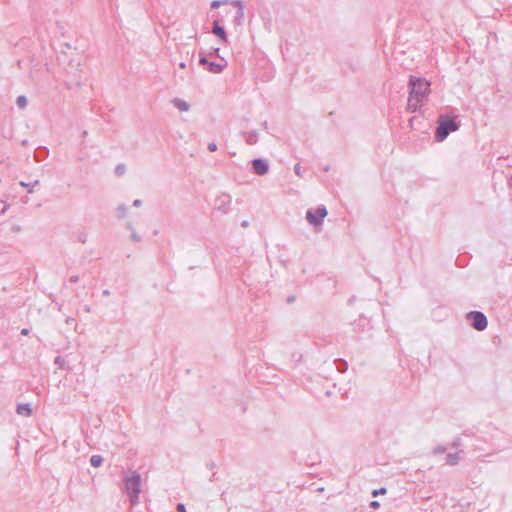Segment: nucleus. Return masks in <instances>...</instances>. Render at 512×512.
<instances>
[{"mask_svg":"<svg viewBox=\"0 0 512 512\" xmlns=\"http://www.w3.org/2000/svg\"><path fill=\"white\" fill-rule=\"evenodd\" d=\"M429 94L430 82L421 77L410 76L407 110L412 113L416 112L425 103Z\"/></svg>","mask_w":512,"mask_h":512,"instance_id":"nucleus-1","label":"nucleus"},{"mask_svg":"<svg viewBox=\"0 0 512 512\" xmlns=\"http://www.w3.org/2000/svg\"><path fill=\"white\" fill-rule=\"evenodd\" d=\"M141 487V476L138 472L133 471L124 479V489L129 497L132 506L138 504Z\"/></svg>","mask_w":512,"mask_h":512,"instance_id":"nucleus-2","label":"nucleus"},{"mask_svg":"<svg viewBox=\"0 0 512 512\" xmlns=\"http://www.w3.org/2000/svg\"><path fill=\"white\" fill-rule=\"evenodd\" d=\"M459 129V124L447 115H441L438 119V127L436 129L435 138L441 142L454 131Z\"/></svg>","mask_w":512,"mask_h":512,"instance_id":"nucleus-3","label":"nucleus"},{"mask_svg":"<svg viewBox=\"0 0 512 512\" xmlns=\"http://www.w3.org/2000/svg\"><path fill=\"white\" fill-rule=\"evenodd\" d=\"M467 318L471 321V325L478 331H483L488 325L487 317L480 311H471Z\"/></svg>","mask_w":512,"mask_h":512,"instance_id":"nucleus-4","label":"nucleus"},{"mask_svg":"<svg viewBox=\"0 0 512 512\" xmlns=\"http://www.w3.org/2000/svg\"><path fill=\"white\" fill-rule=\"evenodd\" d=\"M327 214L328 212L325 206H319L315 211L308 210L306 212V218L311 225L319 226L323 223V220Z\"/></svg>","mask_w":512,"mask_h":512,"instance_id":"nucleus-5","label":"nucleus"},{"mask_svg":"<svg viewBox=\"0 0 512 512\" xmlns=\"http://www.w3.org/2000/svg\"><path fill=\"white\" fill-rule=\"evenodd\" d=\"M231 201L229 194H221L215 199V209L226 214L230 210Z\"/></svg>","mask_w":512,"mask_h":512,"instance_id":"nucleus-6","label":"nucleus"},{"mask_svg":"<svg viewBox=\"0 0 512 512\" xmlns=\"http://www.w3.org/2000/svg\"><path fill=\"white\" fill-rule=\"evenodd\" d=\"M252 167L255 174L260 176L267 174L269 170L268 163L262 159H254L252 161Z\"/></svg>","mask_w":512,"mask_h":512,"instance_id":"nucleus-7","label":"nucleus"},{"mask_svg":"<svg viewBox=\"0 0 512 512\" xmlns=\"http://www.w3.org/2000/svg\"><path fill=\"white\" fill-rule=\"evenodd\" d=\"M220 62H209L207 66V70L214 74H219L223 71V69L227 66V61L224 58H220Z\"/></svg>","mask_w":512,"mask_h":512,"instance_id":"nucleus-8","label":"nucleus"},{"mask_svg":"<svg viewBox=\"0 0 512 512\" xmlns=\"http://www.w3.org/2000/svg\"><path fill=\"white\" fill-rule=\"evenodd\" d=\"M212 32L215 35H217L218 37H220L222 42H224V43L227 42V34L225 32V29L222 26H220L217 21L214 22V26H213Z\"/></svg>","mask_w":512,"mask_h":512,"instance_id":"nucleus-9","label":"nucleus"},{"mask_svg":"<svg viewBox=\"0 0 512 512\" xmlns=\"http://www.w3.org/2000/svg\"><path fill=\"white\" fill-rule=\"evenodd\" d=\"M17 413L21 416L29 417L32 414V408L27 403H21L17 405Z\"/></svg>","mask_w":512,"mask_h":512,"instance_id":"nucleus-10","label":"nucleus"},{"mask_svg":"<svg viewBox=\"0 0 512 512\" xmlns=\"http://www.w3.org/2000/svg\"><path fill=\"white\" fill-rule=\"evenodd\" d=\"M230 4L238 9L237 14H236V19L239 22H241L242 19L244 18V6H243V3L241 1H239V0H233V1L230 2Z\"/></svg>","mask_w":512,"mask_h":512,"instance_id":"nucleus-11","label":"nucleus"},{"mask_svg":"<svg viewBox=\"0 0 512 512\" xmlns=\"http://www.w3.org/2000/svg\"><path fill=\"white\" fill-rule=\"evenodd\" d=\"M172 103L180 111H188L190 109L189 103H187L186 101H184L180 98H174L172 100Z\"/></svg>","mask_w":512,"mask_h":512,"instance_id":"nucleus-12","label":"nucleus"},{"mask_svg":"<svg viewBox=\"0 0 512 512\" xmlns=\"http://www.w3.org/2000/svg\"><path fill=\"white\" fill-rule=\"evenodd\" d=\"M245 140L248 145L256 144L258 141V133L256 131L246 133Z\"/></svg>","mask_w":512,"mask_h":512,"instance_id":"nucleus-13","label":"nucleus"},{"mask_svg":"<svg viewBox=\"0 0 512 512\" xmlns=\"http://www.w3.org/2000/svg\"><path fill=\"white\" fill-rule=\"evenodd\" d=\"M447 464L454 466L459 463L460 455L459 453H449L446 457Z\"/></svg>","mask_w":512,"mask_h":512,"instance_id":"nucleus-14","label":"nucleus"},{"mask_svg":"<svg viewBox=\"0 0 512 512\" xmlns=\"http://www.w3.org/2000/svg\"><path fill=\"white\" fill-rule=\"evenodd\" d=\"M90 463L93 467H100L103 463V457L98 454L92 455Z\"/></svg>","mask_w":512,"mask_h":512,"instance_id":"nucleus-15","label":"nucleus"},{"mask_svg":"<svg viewBox=\"0 0 512 512\" xmlns=\"http://www.w3.org/2000/svg\"><path fill=\"white\" fill-rule=\"evenodd\" d=\"M20 185L26 187L28 193H32L34 191V187L39 185V180H35L33 183H26L24 181H21Z\"/></svg>","mask_w":512,"mask_h":512,"instance_id":"nucleus-16","label":"nucleus"},{"mask_svg":"<svg viewBox=\"0 0 512 512\" xmlns=\"http://www.w3.org/2000/svg\"><path fill=\"white\" fill-rule=\"evenodd\" d=\"M16 103L20 109H24L27 106L28 101L24 95H20L17 97Z\"/></svg>","mask_w":512,"mask_h":512,"instance_id":"nucleus-17","label":"nucleus"},{"mask_svg":"<svg viewBox=\"0 0 512 512\" xmlns=\"http://www.w3.org/2000/svg\"><path fill=\"white\" fill-rule=\"evenodd\" d=\"M125 172H126V166L123 163H120L115 167V174L117 176H122Z\"/></svg>","mask_w":512,"mask_h":512,"instance_id":"nucleus-18","label":"nucleus"},{"mask_svg":"<svg viewBox=\"0 0 512 512\" xmlns=\"http://www.w3.org/2000/svg\"><path fill=\"white\" fill-rule=\"evenodd\" d=\"M87 239H88V233L86 232H80L78 235H77V240L80 242V243H86L87 242Z\"/></svg>","mask_w":512,"mask_h":512,"instance_id":"nucleus-19","label":"nucleus"},{"mask_svg":"<svg viewBox=\"0 0 512 512\" xmlns=\"http://www.w3.org/2000/svg\"><path fill=\"white\" fill-rule=\"evenodd\" d=\"M54 363L61 369L65 367V360L61 356H57L54 360Z\"/></svg>","mask_w":512,"mask_h":512,"instance_id":"nucleus-20","label":"nucleus"},{"mask_svg":"<svg viewBox=\"0 0 512 512\" xmlns=\"http://www.w3.org/2000/svg\"><path fill=\"white\" fill-rule=\"evenodd\" d=\"M9 208V205L5 202L0 200V213L4 214Z\"/></svg>","mask_w":512,"mask_h":512,"instance_id":"nucleus-21","label":"nucleus"},{"mask_svg":"<svg viewBox=\"0 0 512 512\" xmlns=\"http://www.w3.org/2000/svg\"><path fill=\"white\" fill-rule=\"evenodd\" d=\"M446 451V447L440 445V446H437L436 448H434L433 450V454H442Z\"/></svg>","mask_w":512,"mask_h":512,"instance_id":"nucleus-22","label":"nucleus"},{"mask_svg":"<svg viewBox=\"0 0 512 512\" xmlns=\"http://www.w3.org/2000/svg\"><path fill=\"white\" fill-rule=\"evenodd\" d=\"M227 1H219V0H215L211 3V7L212 8H218L220 5L222 4H226Z\"/></svg>","mask_w":512,"mask_h":512,"instance_id":"nucleus-23","label":"nucleus"},{"mask_svg":"<svg viewBox=\"0 0 512 512\" xmlns=\"http://www.w3.org/2000/svg\"><path fill=\"white\" fill-rule=\"evenodd\" d=\"M131 240H132V241H134V242H139V241L141 240V237H140V235H139V234H137V233L133 232V233L131 234Z\"/></svg>","mask_w":512,"mask_h":512,"instance_id":"nucleus-24","label":"nucleus"},{"mask_svg":"<svg viewBox=\"0 0 512 512\" xmlns=\"http://www.w3.org/2000/svg\"><path fill=\"white\" fill-rule=\"evenodd\" d=\"M294 172H295V174H296V175H298V176H300V177L302 176V173H301V166H300V164H296V165H295V167H294Z\"/></svg>","mask_w":512,"mask_h":512,"instance_id":"nucleus-25","label":"nucleus"},{"mask_svg":"<svg viewBox=\"0 0 512 512\" xmlns=\"http://www.w3.org/2000/svg\"><path fill=\"white\" fill-rule=\"evenodd\" d=\"M208 150H209L210 152H215V151L217 150V145H216L214 142L209 143V144H208Z\"/></svg>","mask_w":512,"mask_h":512,"instance_id":"nucleus-26","label":"nucleus"},{"mask_svg":"<svg viewBox=\"0 0 512 512\" xmlns=\"http://www.w3.org/2000/svg\"><path fill=\"white\" fill-rule=\"evenodd\" d=\"M21 230H22V227L20 225L11 226V232H13V233L20 232Z\"/></svg>","mask_w":512,"mask_h":512,"instance_id":"nucleus-27","label":"nucleus"},{"mask_svg":"<svg viewBox=\"0 0 512 512\" xmlns=\"http://www.w3.org/2000/svg\"><path fill=\"white\" fill-rule=\"evenodd\" d=\"M209 62H210V61H208V60H207V58H206V57H204V56L200 57V59H199V63H200L201 65L208 66Z\"/></svg>","mask_w":512,"mask_h":512,"instance_id":"nucleus-28","label":"nucleus"},{"mask_svg":"<svg viewBox=\"0 0 512 512\" xmlns=\"http://www.w3.org/2000/svg\"><path fill=\"white\" fill-rule=\"evenodd\" d=\"M385 492H386V489H385V488H381V489H379V490H374V491L372 492V495H373V496H377V495H379V494H384Z\"/></svg>","mask_w":512,"mask_h":512,"instance_id":"nucleus-29","label":"nucleus"},{"mask_svg":"<svg viewBox=\"0 0 512 512\" xmlns=\"http://www.w3.org/2000/svg\"><path fill=\"white\" fill-rule=\"evenodd\" d=\"M177 511H178V512H187V511H186V509H185L184 504H182V503H179V504L177 505Z\"/></svg>","mask_w":512,"mask_h":512,"instance_id":"nucleus-30","label":"nucleus"},{"mask_svg":"<svg viewBox=\"0 0 512 512\" xmlns=\"http://www.w3.org/2000/svg\"><path fill=\"white\" fill-rule=\"evenodd\" d=\"M142 205V201L140 199H136L133 202V206L140 207Z\"/></svg>","mask_w":512,"mask_h":512,"instance_id":"nucleus-31","label":"nucleus"},{"mask_svg":"<svg viewBox=\"0 0 512 512\" xmlns=\"http://www.w3.org/2000/svg\"><path fill=\"white\" fill-rule=\"evenodd\" d=\"M79 280V277L74 275V276H71L69 281L72 282V283H76L77 281Z\"/></svg>","mask_w":512,"mask_h":512,"instance_id":"nucleus-32","label":"nucleus"},{"mask_svg":"<svg viewBox=\"0 0 512 512\" xmlns=\"http://www.w3.org/2000/svg\"><path fill=\"white\" fill-rule=\"evenodd\" d=\"M21 334H22V335H24V336L28 335V334H29V329H27V328H23V329L21 330Z\"/></svg>","mask_w":512,"mask_h":512,"instance_id":"nucleus-33","label":"nucleus"},{"mask_svg":"<svg viewBox=\"0 0 512 512\" xmlns=\"http://www.w3.org/2000/svg\"><path fill=\"white\" fill-rule=\"evenodd\" d=\"M370 505L373 508H377V507H379V502L378 501H372Z\"/></svg>","mask_w":512,"mask_h":512,"instance_id":"nucleus-34","label":"nucleus"},{"mask_svg":"<svg viewBox=\"0 0 512 512\" xmlns=\"http://www.w3.org/2000/svg\"><path fill=\"white\" fill-rule=\"evenodd\" d=\"M211 54L216 55L217 57H220L219 56V48L213 49V52Z\"/></svg>","mask_w":512,"mask_h":512,"instance_id":"nucleus-35","label":"nucleus"},{"mask_svg":"<svg viewBox=\"0 0 512 512\" xmlns=\"http://www.w3.org/2000/svg\"><path fill=\"white\" fill-rule=\"evenodd\" d=\"M74 321H75L74 318H71V317H68L66 319V323L69 324V325L72 324Z\"/></svg>","mask_w":512,"mask_h":512,"instance_id":"nucleus-36","label":"nucleus"},{"mask_svg":"<svg viewBox=\"0 0 512 512\" xmlns=\"http://www.w3.org/2000/svg\"><path fill=\"white\" fill-rule=\"evenodd\" d=\"M84 311H85L86 313H90V312H91V308H90V306H89V305H85V307H84Z\"/></svg>","mask_w":512,"mask_h":512,"instance_id":"nucleus-37","label":"nucleus"},{"mask_svg":"<svg viewBox=\"0 0 512 512\" xmlns=\"http://www.w3.org/2000/svg\"><path fill=\"white\" fill-rule=\"evenodd\" d=\"M118 209H119V210H120V212H122L123 214H124V213H125V211H126V208H125V207H119Z\"/></svg>","mask_w":512,"mask_h":512,"instance_id":"nucleus-38","label":"nucleus"},{"mask_svg":"<svg viewBox=\"0 0 512 512\" xmlns=\"http://www.w3.org/2000/svg\"><path fill=\"white\" fill-rule=\"evenodd\" d=\"M110 294L109 290H104L103 295L108 296Z\"/></svg>","mask_w":512,"mask_h":512,"instance_id":"nucleus-39","label":"nucleus"},{"mask_svg":"<svg viewBox=\"0 0 512 512\" xmlns=\"http://www.w3.org/2000/svg\"><path fill=\"white\" fill-rule=\"evenodd\" d=\"M242 226H243V227H247V226H248V222H247V221H243V222H242Z\"/></svg>","mask_w":512,"mask_h":512,"instance_id":"nucleus-40","label":"nucleus"},{"mask_svg":"<svg viewBox=\"0 0 512 512\" xmlns=\"http://www.w3.org/2000/svg\"><path fill=\"white\" fill-rule=\"evenodd\" d=\"M180 67L185 68L186 67L185 63L184 62L180 63Z\"/></svg>","mask_w":512,"mask_h":512,"instance_id":"nucleus-41","label":"nucleus"}]
</instances>
